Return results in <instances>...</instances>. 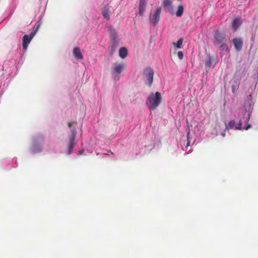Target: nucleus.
Returning a JSON list of instances; mask_svg holds the SVG:
<instances>
[{
    "instance_id": "6e6552de",
    "label": "nucleus",
    "mask_w": 258,
    "mask_h": 258,
    "mask_svg": "<svg viewBox=\"0 0 258 258\" xmlns=\"http://www.w3.org/2000/svg\"><path fill=\"white\" fill-rule=\"evenodd\" d=\"M233 44L236 51L241 50L243 46V41L240 38H235L232 40Z\"/></svg>"
},
{
    "instance_id": "ddd939ff",
    "label": "nucleus",
    "mask_w": 258,
    "mask_h": 258,
    "mask_svg": "<svg viewBox=\"0 0 258 258\" xmlns=\"http://www.w3.org/2000/svg\"><path fill=\"white\" fill-rule=\"evenodd\" d=\"M162 5L168 12L172 11V2L170 0H163Z\"/></svg>"
},
{
    "instance_id": "a211bd4d",
    "label": "nucleus",
    "mask_w": 258,
    "mask_h": 258,
    "mask_svg": "<svg viewBox=\"0 0 258 258\" xmlns=\"http://www.w3.org/2000/svg\"><path fill=\"white\" fill-rule=\"evenodd\" d=\"M235 125V121L234 120H230L228 123L226 125V127L228 129H232L234 128Z\"/></svg>"
},
{
    "instance_id": "9b49d317",
    "label": "nucleus",
    "mask_w": 258,
    "mask_h": 258,
    "mask_svg": "<svg viewBox=\"0 0 258 258\" xmlns=\"http://www.w3.org/2000/svg\"><path fill=\"white\" fill-rule=\"evenodd\" d=\"M146 6V0H140L139 5V14L143 16Z\"/></svg>"
},
{
    "instance_id": "f3484780",
    "label": "nucleus",
    "mask_w": 258,
    "mask_h": 258,
    "mask_svg": "<svg viewBox=\"0 0 258 258\" xmlns=\"http://www.w3.org/2000/svg\"><path fill=\"white\" fill-rule=\"evenodd\" d=\"M183 41V38H180L177 41V43H175L174 42L173 43V45L174 47H175L177 48H180L181 45H182Z\"/></svg>"
},
{
    "instance_id": "2eb2a0df",
    "label": "nucleus",
    "mask_w": 258,
    "mask_h": 258,
    "mask_svg": "<svg viewBox=\"0 0 258 258\" xmlns=\"http://www.w3.org/2000/svg\"><path fill=\"white\" fill-rule=\"evenodd\" d=\"M127 54V49L125 47H121L119 49V56L122 58H125Z\"/></svg>"
},
{
    "instance_id": "4468645a",
    "label": "nucleus",
    "mask_w": 258,
    "mask_h": 258,
    "mask_svg": "<svg viewBox=\"0 0 258 258\" xmlns=\"http://www.w3.org/2000/svg\"><path fill=\"white\" fill-rule=\"evenodd\" d=\"M240 25L241 22L237 18H235L232 22L231 27L232 29L235 31L238 29Z\"/></svg>"
},
{
    "instance_id": "aec40b11",
    "label": "nucleus",
    "mask_w": 258,
    "mask_h": 258,
    "mask_svg": "<svg viewBox=\"0 0 258 258\" xmlns=\"http://www.w3.org/2000/svg\"><path fill=\"white\" fill-rule=\"evenodd\" d=\"M212 64V59L211 57H209L206 61H205V66L206 68L210 69Z\"/></svg>"
},
{
    "instance_id": "f03ea898",
    "label": "nucleus",
    "mask_w": 258,
    "mask_h": 258,
    "mask_svg": "<svg viewBox=\"0 0 258 258\" xmlns=\"http://www.w3.org/2000/svg\"><path fill=\"white\" fill-rule=\"evenodd\" d=\"M161 95L159 92L151 93L147 99L146 104L150 110H154L161 102Z\"/></svg>"
},
{
    "instance_id": "5701e85b",
    "label": "nucleus",
    "mask_w": 258,
    "mask_h": 258,
    "mask_svg": "<svg viewBox=\"0 0 258 258\" xmlns=\"http://www.w3.org/2000/svg\"><path fill=\"white\" fill-rule=\"evenodd\" d=\"M236 90V89L234 86L232 87V91L233 93H234L235 92Z\"/></svg>"
},
{
    "instance_id": "393cba45",
    "label": "nucleus",
    "mask_w": 258,
    "mask_h": 258,
    "mask_svg": "<svg viewBox=\"0 0 258 258\" xmlns=\"http://www.w3.org/2000/svg\"><path fill=\"white\" fill-rule=\"evenodd\" d=\"M109 152H110L112 155H113V153L111 151H109Z\"/></svg>"
},
{
    "instance_id": "0eeeda50",
    "label": "nucleus",
    "mask_w": 258,
    "mask_h": 258,
    "mask_svg": "<svg viewBox=\"0 0 258 258\" xmlns=\"http://www.w3.org/2000/svg\"><path fill=\"white\" fill-rule=\"evenodd\" d=\"M113 65L114 68L113 74L116 73L119 74L126 69V66L124 64L118 62L114 63Z\"/></svg>"
},
{
    "instance_id": "20e7f679",
    "label": "nucleus",
    "mask_w": 258,
    "mask_h": 258,
    "mask_svg": "<svg viewBox=\"0 0 258 258\" xmlns=\"http://www.w3.org/2000/svg\"><path fill=\"white\" fill-rule=\"evenodd\" d=\"M143 74L147 80L146 84L149 86H151L153 81V70L150 68H147L144 70Z\"/></svg>"
},
{
    "instance_id": "412c9836",
    "label": "nucleus",
    "mask_w": 258,
    "mask_h": 258,
    "mask_svg": "<svg viewBox=\"0 0 258 258\" xmlns=\"http://www.w3.org/2000/svg\"><path fill=\"white\" fill-rule=\"evenodd\" d=\"M177 56L179 59H182L183 57V53L181 51H178L177 52Z\"/></svg>"
},
{
    "instance_id": "423d86ee",
    "label": "nucleus",
    "mask_w": 258,
    "mask_h": 258,
    "mask_svg": "<svg viewBox=\"0 0 258 258\" xmlns=\"http://www.w3.org/2000/svg\"><path fill=\"white\" fill-rule=\"evenodd\" d=\"M161 11V8L160 7H158L157 8L155 13L153 15H150L149 17L150 22L153 24H156L159 21Z\"/></svg>"
},
{
    "instance_id": "7ed1b4c3",
    "label": "nucleus",
    "mask_w": 258,
    "mask_h": 258,
    "mask_svg": "<svg viewBox=\"0 0 258 258\" xmlns=\"http://www.w3.org/2000/svg\"><path fill=\"white\" fill-rule=\"evenodd\" d=\"M39 26H40V25H39L38 26H37L36 29L33 32H31V33L30 34V35L29 36L28 35H25L23 36V39H22V45H23V49L24 50H27L28 45L29 44V43L31 41L32 39L33 38V37L35 36L36 33L37 32V31L39 28Z\"/></svg>"
},
{
    "instance_id": "b1692460",
    "label": "nucleus",
    "mask_w": 258,
    "mask_h": 258,
    "mask_svg": "<svg viewBox=\"0 0 258 258\" xmlns=\"http://www.w3.org/2000/svg\"><path fill=\"white\" fill-rule=\"evenodd\" d=\"M73 124V122H69L68 123V126L69 127H71Z\"/></svg>"
},
{
    "instance_id": "9d476101",
    "label": "nucleus",
    "mask_w": 258,
    "mask_h": 258,
    "mask_svg": "<svg viewBox=\"0 0 258 258\" xmlns=\"http://www.w3.org/2000/svg\"><path fill=\"white\" fill-rule=\"evenodd\" d=\"M101 14L104 18L106 20H109L110 19V10H109V6L108 5H106L104 6L101 11Z\"/></svg>"
},
{
    "instance_id": "6ab92c4d",
    "label": "nucleus",
    "mask_w": 258,
    "mask_h": 258,
    "mask_svg": "<svg viewBox=\"0 0 258 258\" xmlns=\"http://www.w3.org/2000/svg\"><path fill=\"white\" fill-rule=\"evenodd\" d=\"M115 51V46L112 45L108 48V52L110 55H112Z\"/></svg>"
},
{
    "instance_id": "dca6fc26",
    "label": "nucleus",
    "mask_w": 258,
    "mask_h": 258,
    "mask_svg": "<svg viewBox=\"0 0 258 258\" xmlns=\"http://www.w3.org/2000/svg\"><path fill=\"white\" fill-rule=\"evenodd\" d=\"M184 8L182 5H179L177 7V10L176 11L175 14L177 17H181L183 13Z\"/></svg>"
},
{
    "instance_id": "4be33fe9",
    "label": "nucleus",
    "mask_w": 258,
    "mask_h": 258,
    "mask_svg": "<svg viewBox=\"0 0 258 258\" xmlns=\"http://www.w3.org/2000/svg\"><path fill=\"white\" fill-rule=\"evenodd\" d=\"M189 135V132H188L187 134V140L186 147H188L190 144V141L189 140V137H188Z\"/></svg>"
},
{
    "instance_id": "f8f14e48",
    "label": "nucleus",
    "mask_w": 258,
    "mask_h": 258,
    "mask_svg": "<svg viewBox=\"0 0 258 258\" xmlns=\"http://www.w3.org/2000/svg\"><path fill=\"white\" fill-rule=\"evenodd\" d=\"M73 55L74 57L78 59L81 60L83 58V54L80 48L78 47H76L74 48Z\"/></svg>"
},
{
    "instance_id": "f257e3e1",
    "label": "nucleus",
    "mask_w": 258,
    "mask_h": 258,
    "mask_svg": "<svg viewBox=\"0 0 258 258\" xmlns=\"http://www.w3.org/2000/svg\"><path fill=\"white\" fill-rule=\"evenodd\" d=\"M213 42L215 46H218L222 51H227L228 47L226 43L225 35L220 31H216L213 35Z\"/></svg>"
},
{
    "instance_id": "39448f33",
    "label": "nucleus",
    "mask_w": 258,
    "mask_h": 258,
    "mask_svg": "<svg viewBox=\"0 0 258 258\" xmlns=\"http://www.w3.org/2000/svg\"><path fill=\"white\" fill-rule=\"evenodd\" d=\"M242 112L244 115H246V117H245V119H244V120H243V122L245 123V124L244 126L243 127V128L245 130H247L249 128H251V127L250 124H248V121L249 119L250 114H247L246 110L242 111ZM242 122H243V120L241 118H240L239 121L238 127H236V129H239V130L241 129L242 126Z\"/></svg>"
},
{
    "instance_id": "1a4fd4ad",
    "label": "nucleus",
    "mask_w": 258,
    "mask_h": 258,
    "mask_svg": "<svg viewBox=\"0 0 258 258\" xmlns=\"http://www.w3.org/2000/svg\"><path fill=\"white\" fill-rule=\"evenodd\" d=\"M75 137L76 134H73L72 136L69 139V142L68 144V148H69V154H70L72 152V150L74 148L76 144L75 142Z\"/></svg>"
}]
</instances>
